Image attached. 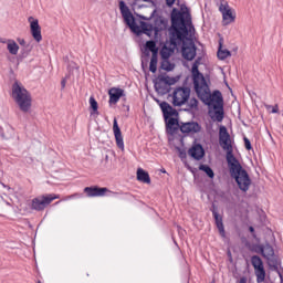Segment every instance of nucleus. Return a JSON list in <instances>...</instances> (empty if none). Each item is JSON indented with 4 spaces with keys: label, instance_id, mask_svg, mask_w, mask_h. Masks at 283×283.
Returning <instances> with one entry per match:
<instances>
[{
    "label": "nucleus",
    "instance_id": "f257e3e1",
    "mask_svg": "<svg viewBox=\"0 0 283 283\" xmlns=\"http://www.w3.org/2000/svg\"><path fill=\"white\" fill-rule=\"evenodd\" d=\"M191 74L195 92L198 98H200L205 105H208V115L211 120L222 123V120H224V98L222 97V93L214 91L211 94V88H209L205 75L198 70V62L192 64Z\"/></svg>",
    "mask_w": 283,
    "mask_h": 283
},
{
    "label": "nucleus",
    "instance_id": "f03ea898",
    "mask_svg": "<svg viewBox=\"0 0 283 283\" xmlns=\"http://www.w3.org/2000/svg\"><path fill=\"white\" fill-rule=\"evenodd\" d=\"M219 145L227 153L226 158L231 178H234L241 191L247 192L251 187V177H249V172L242 168L240 161L233 156V140H231V135L224 126L219 128Z\"/></svg>",
    "mask_w": 283,
    "mask_h": 283
},
{
    "label": "nucleus",
    "instance_id": "7ed1b4c3",
    "mask_svg": "<svg viewBox=\"0 0 283 283\" xmlns=\"http://www.w3.org/2000/svg\"><path fill=\"white\" fill-rule=\"evenodd\" d=\"M119 10L125 23L137 35L146 34L147 36H151V34H155V36H158L160 32L167 30V21L163 18H157L153 24L140 21L138 25L136 20H134V14L129 11V7H127L124 1L119 2Z\"/></svg>",
    "mask_w": 283,
    "mask_h": 283
},
{
    "label": "nucleus",
    "instance_id": "20e7f679",
    "mask_svg": "<svg viewBox=\"0 0 283 283\" xmlns=\"http://www.w3.org/2000/svg\"><path fill=\"white\" fill-rule=\"evenodd\" d=\"M196 29H193V24L191 21L185 22L184 19L180 22H176L172 19V27L170 29V40L164 44L160 50L161 59H169L174 52H176V48H178V41H185L187 36H191Z\"/></svg>",
    "mask_w": 283,
    "mask_h": 283
},
{
    "label": "nucleus",
    "instance_id": "39448f33",
    "mask_svg": "<svg viewBox=\"0 0 283 283\" xmlns=\"http://www.w3.org/2000/svg\"><path fill=\"white\" fill-rule=\"evenodd\" d=\"M11 96L21 112L28 113L30 109H32V95L28 92L23 84L14 82L12 85Z\"/></svg>",
    "mask_w": 283,
    "mask_h": 283
},
{
    "label": "nucleus",
    "instance_id": "423d86ee",
    "mask_svg": "<svg viewBox=\"0 0 283 283\" xmlns=\"http://www.w3.org/2000/svg\"><path fill=\"white\" fill-rule=\"evenodd\" d=\"M61 198L60 195L49 193L35 197L31 201V209L34 211H44L49 205H52L54 200H59Z\"/></svg>",
    "mask_w": 283,
    "mask_h": 283
},
{
    "label": "nucleus",
    "instance_id": "0eeeda50",
    "mask_svg": "<svg viewBox=\"0 0 283 283\" xmlns=\"http://www.w3.org/2000/svg\"><path fill=\"white\" fill-rule=\"evenodd\" d=\"M190 97H191V88L189 87L175 88L171 94L174 107H182V105H187V103H189Z\"/></svg>",
    "mask_w": 283,
    "mask_h": 283
},
{
    "label": "nucleus",
    "instance_id": "6e6552de",
    "mask_svg": "<svg viewBox=\"0 0 283 283\" xmlns=\"http://www.w3.org/2000/svg\"><path fill=\"white\" fill-rule=\"evenodd\" d=\"M219 12L222 14V24L230 25L235 21V14H233V9L229 6L227 0H221L219 4Z\"/></svg>",
    "mask_w": 283,
    "mask_h": 283
},
{
    "label": "nucleus",
    "instance_id": "1a4fd4ad",
    "mask_svg": "<svg viewBox=\"0 0 283 283\" xmlns=\"http://www.w3.org/2000/svg\"><path fill=\"white\" fill-rule=\"evenodd\" d=\"M251 264L254 269V273L256 275V282L262 283L266 280V271L264 270V262L258 255H253L251 258Z\"/></svg>",
    "mask_w": 283,
    "mask_h": 283
},
{
    "label": "nucleus",
    "instance_id": "9d476101",
    "mask_svg": "<svg viewBox=\"0 0 283 283\" xmlns=\"http://www.w3.org/2000/svg\"><path fill=\"white\" fill-rule=\"evenodd\" d=\"M29 23L31 35L33 36L34 41H36V43H41L43 41V35L41 34V25H39V20L30 17Z\"/></svg>",
    "mask_w": 283,
    "mask_h": 283
},
{
    "label": "nucleus",
    "instance_id": "9b49d317",
    "mask_svg": "<svg viewBox=\"0 0 283 283\" xmlns=\"http://www.w3.org/2000/svg\"><path fill=\"white\" fill-rule=\"evenodd\" d=\"M108 191L109 189L99 188L98 186L84 188V193H86L88 198H103V196H105Z\"/></svg>",
    "mask_w": 283,
    "mask_h": 283
},
{
    "label": "nucleus",
    "instance_id": "f8f14e48",
    "mask_svg": "<svg viewBox=\"0 0 283 283\" xmlns=\"http://www.w3.org/2000/svg\"><path fill=\"white\" fill-rule=\"evenodd\" d=\"M179 129L181 134H198L201 127H200V124L196 122H187V123H181L179 126Z\"/></svg>",
    "mask_w": 283,
    "mask_h": 283
},
{
    "label": "nucleus",
    "instance_id": "ddd939ff",
    "mask_svg": "<svg viewBox=\"0 0 283 283\" xmlns=\"http://www.w3.org/2000/svg\"><path fill=\"white\" fill-rule=\"evenodd\" d=\"M113 132L116 140V145L118 149L125 150V142L123 140V133L120 132V127H118V120L115 118L113 122Z\"/></svg>",
    "mask_w": 283,
    "mask_h": 283
},
{
    "label": "nucleus",
    "instance_id": "4468645a",
    "mask_svg": "<svg viewBox=\"0 0 283 283\" xmlns=\"http://www.w3.org/2000/svg\"><path fill=\"white\" fill-rule=\"evenodd\" d=\"M108 103L109 105H116V103H118V101H120L122 96H125V91L123 88H118V87H112L108 91Z\"/></svg>",
    "mask_w": 283,
    "mask_h": 283
},
{
    "label": "nucleus",
    "instance_id": "2eb2a0df",
    "mask_svg": "<svg viewBox=\"0 0 283 283\" xmlns=\"http://www.w3.org/2000/svg\"><path fill=\"white\" fill-rule=\"evenodd\" d=\"M160 109L164 114V118L165 120L171 118V117H178V111H176V108H174L172 106L169 105V103L167 102H163L160 104Z\"/></svg>",
    "mask_w": 283,
    "mask_h": 283
},
{
    "label": "nucleus",
    "instance_id": "dca6fc26",
    "mask_svg": "<svg viewBox=\"0 0 283 283\" xmlns=\"http://www.w3.org/2000/svg\"><path fill=\"white\" fill-rule=\"evenodd\" d=\"M188 156H191L195 160H202L205 158V148H202V145L197 144L188 150Z\"/></svg>",
    "mask_w": 283,
    "mask_h": 283
},
{
    "label": "nucleus",
    "instance_id": "f3484780",
    "mask_svg": "<svg viewBox=\"0 0 283 283\" xmlns=\"http://www.w3.org/2000/svg\"><path fill=\"white\" fill-rule=\"evenodd\" d=\"M212 216L214 218V222H216L217 229H218L221 238H224L226 237L224 223L222 222L221 216L216 210H212Z\"/></svg>",
    "mask_w": 283,
    "mask_h": 283
},
{
    "label": "nucleus",
    "instance_id": "a211bd4d",
    "mask_svg": "<svg viewBox=\"0 0 283 283\" xmlns=\"http://www.w3.org/2000/svg\"><path fill=\"white\" fill-rule=\"evenodd\" d=\"M182 56L186 61H193L196 59V45L184 46Z\"/></svg>",
    "mask_w": 283,
    "mask_h": 283
},
{
    "label": "nucleus",
    "instance_id": "6ab92c4d",
    "mask_svg": "<svg viewBox=\"0 0 283 283\" xmlns=\"http://www.w3.org/2000/svg\"><path fill=\"white\" fill-rule=\"evenodd\" d=\"M260 251H261V255H263L265 260H271V258L275 255V250H273V247L269 243H266L265 245H261Z\"/></svg>",
    "mask_w": 283,
    "mask_h": 283
},
{
    "label": "nucleus",
    "instance_id": "aec40b11",
    "mask_svg": "<svg viewBox=\"0 0 283 283\" xmlns=\"http://www.w3.org/2000/svg\"><path fill=\"white\" fill-rule=\"evenodd\" d=\"M137 180L144 182V185H151L149 172L145 171L143 168L137 169Z\"/></svg>",
    "mask_w": 283,
    "mask_h": 283
},
{
    "label": "nucleus",
    "instance_id": "412c9836",
    "mask_svg": "<svg viewBox=\"0 0 283 283\" xmlns=\"http://www.w3.org/2000/svg\"><path fill=\"white\" fill-rule=\"evenodd\" d=\"M7 50L13 56H17L19 54V44L14 40H7Z\"/></svg>",
    "mask_w": 283,
    "mask_h": 283
},
{
    "label": "nucleus",
    "instance_id": "4be33fe9",
    "mask_svg": "<svg viewBox=\"0 0 283 283\" xmlns=\"http://www.w3.org/2000/svg\"><path fill=\"white\" fill-rule=\"evenodd\" d=\"M160 69L165 72H172L176 69V64L171 63L169 59H161Z\"/></svg>",
    "mask_w": 283,
    "mask_h": 283
},
{
    "label": "nucleus",
    "instance_id": "5701e85b",
    "mask_svg": "<svg viewBox=\"0 0 283 283\" xmlns=\"http://www.w3.org/2000/svg\"><path fill=\"white\" fill-rule=\"evenodd\" d=\"M166 120V127L167 129H177L178 127L180 128V123L178 122V118L176 117H169L168 119H165Z\"/></svg>",
    "mask_w": 283,
    "mask_h": 283
},
{
    "label": "nucleus",
    "instance_id": "b1692460",
    "mask_svg": "<svg viewBox=\"0 0 283 283\" xmlns=\"http://www.w3.org/2000/svg\"><path fill=\"white\" fill-rule=\"evenodd\" d=\"M145 50L151 52V56H158V46H156V42L154 40L147 41Z\"/></svg>",
    "mask_w": 283,
    "mask_h": 283
},
{
    "label": "nucleus",
    "instance_id": "393cba45",
    "mask_svg": "<svg viewBox=\"0 0 283 283\" xmlns=\"http://www.w3.org/2000/svg\"><path fill=\"white\" fill-rule=\"evenodd\" d=\"M217 56L220 61H224L226 59H229V56H231V51L222 50V43H220Z\"/></svg>",
    "mask_w": 283,
    "mask_h": 283
},
{
    "label": "nucleus",
    "instance_id": "a878e982",
    "mask_svg": "<svg viewBox=\"0 0 283 283\" xmlns=\"http://www.w3.org/2000/svg\"><path fill=\"white\" fill-rule=\"evenodd\" d=\"M158 70V55H151L150 63H149V71L153 72V74H156Z\"/></svg>",
    "mask_w": 283,
    "mask_h": 283
},
{
    "label": "nucleus",
    "instance_id": "bb28decb",
    "mask_svg": "<svg viewBox=\"0 0 283 283\" xmlns=\"http://www.w3.org/2000/svg\"><path fill=\"white\" fill-rule=\"evenodd\" d=\"M200 171H205L209 178H214L216 174L213 172V169L209 167L208 165H200L199 166Z\"/></svg>",
    "mask_w": 283,
    "mask_h": 283
},
{
    "label": "nucleus",
    "instance_id": "cd10ccee",
    "mask_svg": "<svg viewBox=\"0 0 283 283\" xmlns=\"http://www.w3.org/2000/svg\"><path fill=\"white\" fill-rule=\"evenodd\" d=\"M159 81L166 85H174L176 81L169 76H159Z\"/></svg>",
    "mask_w": 283,
    "mask_h": 283
},
{
    "label": "nucleus",
    "instance_id": "c85d7f7f",
    "mask_svg": "<svg viewBox=\"0 0 283 283\" xmlns=\"http://www.w3.org/2000/svg\"><path fill=\"white\" fill-rule=\"evenodd\" d=\"M88 103L93 112H98V102H96V98H94V96L90 97Z\"/></svg>",
    "mask_w": 283,
    "mask_h": 283
},
{
    "label": "nucleus",
    "instance_id": "c756f323",
    "mask_svg": "<svg viewBox=\"0 0 283 283\" xmlns=\"http://www.w3.org/2000/svg\"><path fill=\"white\" fill-rule=\"evenodd\" d=\"M186 104H188V107H190V109H197L198 108V99L195 98V97L189 98Z\"/></svg>",
    "mask_w": 283,
    "mask_h": 283
},
{
    "label": "nucleus",
    "instance_id": "7c9ffc66",
    "mask_svg": "<svg viewBox=\"0 0 283 283\" xmlns=\"http://www.w3.org/2000/svg\"><path fill=\"white\" fill-rule=\"evenodd\" d=\"M265 107H266V109H272L271 111L272 114H279V112H280V106L277 104H275L274 106L266 105Z\"/></svg>",
    "mask_w": 283,
    "mask_h": 283
},
{
    "label": "nucleus",
    "instance_id": "2f4dec72",
    "mask_svg": "<svg viewBox=\"0 0 283 283\" xmlns=\"http://www.w3.org/2000/svg\"><path fill=\"white\" fill-rule=\"evenodd\" d=\"M244 145H245V149H248V151H251V149H253V147L251 146V140H249V138L244 137Z\"/></svg>",
    "mask_w": 283,
    "mask_h": 283
},
{
    "label": "nucleus",
    "instance_id": "473e14b6",
    "mask_svg": "<svg viewBox=\"0 0 283 283\" xmlns=\"http://www.w3.org/2000/svg\"><path fill=\"white\" fill-rule=\"evenodd\" d=\"M175 3H176V0H166V6L168 8H172Z\"/></svg>",
    "mask_w": 283,
    "mask_h": 283
},
{
    "label": "nucleus",
    "instance_id": "72a5a7b5",
    "mask_svg": "<svg viewBox=\"0 0 283 283\" xmlns=\"http://www.w3.org/2000/svg\"><path fill=\"white\" fill-rule=\"evenodd\" d=\"M248 281H247V276H243V277H241L240 280H239V282L238 283H247Z\"/></svg>",
    "mask_w": 283,
    "mask_h": 283
},
{
    "label": "nucleus",
    "instance_id": "f704fd0d",
    "mask_svg": "<svg viewBox=\"0 0 283 283\" xmlns=\"http://www.w3.org/2000/svg\"><path fill=\"white\" fill-rule=\"evenodd\" d=\"M18 42H19L21 45H25V40H23V39H18Z\"/></svg>",
    "mask_w": 283,
    "mask_h": 283
},
{
    "label": "nucleus",
    "instance_id": "c9c22d12",
    "mask_svg": "<svg viewBox=\"0 0 283 283\" xmlns=\"http://www.w3.org/2000/svg\"><path fill=\"white\" fill-rule=\"evenodd\" d=\"M0 43H7L8 44V40L0 38Z\"/></svg>",
    "mask_w": 283,
    "mask_h": 283
},
{
    "label": "nucleus",
    "instance_id": "e433bc0d",
    "mask_svg": "<svg viewBox=\"0 0 283 283\" xmlns=\"http://www.w3.org/2000/svg\"><path fill=\"white\" fill-rule=\"evenodd\" d=\"M249 231H250V233H253L255 231V229L253 227H250Z\"/></svg>",
    "mask_w": 283,
    "mask_h": 283
},
{
    "label": "nucleus",
    "instance_id": "4c0bfd02",
    "mask_svg": "<svg viewBox=\"0 0 283 283\" xmlns=\"http://www.w3.org/2000/svg\"><path fill=\"white\" fill-rule=\"evenodd\" d=\"M61 85L62 87H65V80H62Z\"/></svg>",
    "mask_w": 283,
    "mask_h": 283
},
{
    "label": "nucleus",
    "instance_id": "58836bf2",
    "mask_svg": "<svg viewBox=\"0 0 283 283\" xmlns=\"http://www.w3.org/2000/svg\"><path fill=\"white\" fill-rule=\"evenodd\" d=\"M2 187H4V189H9L10 190V186H6L4 184H2Z\"/></svg>",
    "mask_w": 283,
    "mask_h": 283
},
{
    "label": "nucleus",
    "instance_id": "ea45409f",
    "mask_svg": "<svg viewBox=\"0 0 283 283\" xmlns=\"http://www.w3.org/2000/svg\"><path fill=\"white\" fill-rule=\"evenodd\" d=\"M144 1L148 2V1H151V0H144Z\"/></svg>",
    "mask_w": 283,
    "mask_h": 283
}]
</instances>
